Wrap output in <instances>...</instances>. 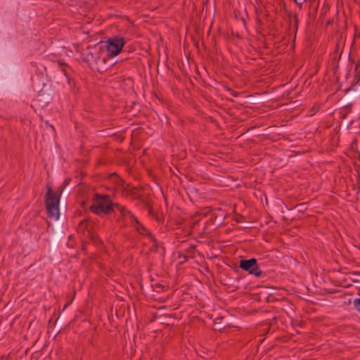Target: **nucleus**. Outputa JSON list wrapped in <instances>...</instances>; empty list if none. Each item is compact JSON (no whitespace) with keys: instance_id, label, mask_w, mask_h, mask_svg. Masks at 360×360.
<instances>
[{"instance_id":"nucleus-16","label":"nucleus","mask_w":360,"mask_h":360,"mask_svg":"<svg viewBox=\"0 0 360 360\" xmlns=\"http://www.w3.org/2000/svg\"><path fill=\"white\" fill-rule=\"evenodd\" d=\"M257 23H259V24H261V20H260V19H259V18H257Z\"/></svg>"},{"instance_id":"nucleus-14","label":"nucleus","mask_w":360,"mask_h":360,"mask_svg":"<svg viewBox=\"0 0 360 360\" xmlns=\"http://www.w3.org/2000/svg\"><path fill=\"white\" fill-rule=\"evenodd\" d=\"M70 179H65L63 182V186H65L69 184Z\"/></svg>"},{"instance_id":"nucleus-7","label":"nucleus","mask_w":360,"mask_h":360,"mask_svg":"<svg viewBox=\"0 0 360 360\" xmlns=\"http://www.w3.org/2000/svg\"><path fill=\"white\" fill-rule=\"evenodd\" d=\"M130 219V224L133 226L134 224H139V220L138 219L136 218V217L132 214L131 212H130V214H127V217L126 219Z\"/></svg>"},{"instance_id":"nucleus-5","label":"nucleus","mask_w":360,"mask_h":360,"mask_svg":"<svg viewBox=\"0 0 360 360\" xmlns=\"http://www.w3.org/2000/svg\"><path fill=\"white\" fill-rule=\"evenodd\" d=\"M115 210L120 212L121 217L123 219H126L127 217V214H130V211L129 210L119 203H114L113 212Z\"/></svg>"},{"instance_id":"nucleus-19","label":"nucleus","mask_w":360,"mask_h":360,"mask_svg":"<svg viewBox=\"0 0 360 360\" xmlns=\"http://www.w3.org/2000/svg\"><path fill=\"white\" fill-rule=\"evenodd\" d=\"M349 90H350V89H349V88H348V89H347L345 90V92H348Z\"/></svg>"},{"instance_id":"nucleus-15","label":"nucleus","mask_w":360,"mask_h":360,"mask_svg":"<svg viewBox=\"0 0 360 360\" xmlns=\"http://www.w3.org/2000/svg\"><path fill=\"white\" fill-rule=\"evenodd\" d=\"M359 67H360V64H358V63H357V64H356V65H355L356 71H357V70H358Z\"/></svg>"},{"instance_id":"nucleus-2","label":"nucleus","mask_w":360,"mask_h":360,"mask_svg":"<svg viewBox=\"0 0 360 360\" xmlns=\"http://www.w3.org/2000/svg\"><path fill=\"white\" fill-rule=\"evenodd\" d=\"M46 193L45 195V206L47 215L53 219H58L60 216L59 202L62 191L54 192L50 185H46Z\"/></svg>"},{"instance_id":"nucleus-10","label":"nucleus","mask_w":360,"mask_h":360,"mask_svg":"<svg viewBox=\"0 0 360 360\" xmlns=\"http://www.w3.org/2000/svg\"><path fill=\"white\" fill-rule=\"evenodd\" d=\"M297 6H298L300 8H302V4L307 1V0H293Z\"/></svg>"},{"instance_id":"nucleus-1","label":"nucleus","mask_w":360,"mask_h":360,"mask_svg":"<svg viewBox=\"0 0 360 360\" xmlns=\"http://www.w3.org/2000/svg\"><path fill=\"white\" fill-rule=\"evenodd\" d=\"M114 203L110 196L105 194L95 193L93 197V203L89 210L98 216H104L113 212Z\"/></svg>"},{"instance_id":"nucleus-4","label":"nucleus","mask_w":360,"mask_h":360,"mask_svg":"<svg viewBox=\"0 0 360 360\" xmlns=\"http://www.w3.org/2000/svg\"><path fill=\"white\" fill-rule=\"evenodd\" d=\"M239 267L257 277H259L262 274V271L259 269L255 258L241 259L239 263Z\"/></svg>"},{"instance_id":"nucleus-12","label":"nucleus","mask_w":360,"mask_h":360,"mask_svg":"<svg viewBox=\"0 0 360 360\" xmlns=\"http://www.w3.org/2000/svg\"><path fill=\"white\" fill-rule=\"evenodd\" d=\"M196 247L195 245H191L189 247L187 251H189L190 252H193L194 250H195Z\"/></svg>"},{"instance_id":"nucleus-9","label":"nucleus","mask_w":360,"mask_h":360,"mask_svg":"<svg viewBox=\"0 0 360 360\" xmlns=\"http://www.w3.org/2000/svg\"><path fill=\"white\" fill-rule=\"evenodd\" d=\"M355 309L360 313V299H355L354 301Z\"/></svg>"},{"instance_id":"nucleus-18","label":"nucleus","mask_w":360,"mask_h":360,"mask_svg":"<svg viewBox=\"0 0 360 360\" xmlns=\"http://www.w3.org/2000/svg\"><path fill=\"white\" fill-rule=\"evenodd\" d=\"M4 358H5V356L4 355H2L0 356V360H3V359H4Z\"/></svg>"},{"instance_id":"nucleus-3","label":"nucleus","mask_w":360,"mask_h":360,"mask_svg":"<svg viewBox=\"0 0 360 360\" xmlns=\"http://www.w3.org/2000/svg\"><path fill=\"white\" fill-rule=\"evenodd\" d=\"M107 51L108 56L110 57H114L117 56L122 51L125 41L123 37H112L110 38L107 41Z\"/></svg>"},{"instance_id":"nucleus-17","label":"nucleus","mask_w":360,"mask_h":360,"mask_svg":"<svg viewBox=\"0 0 360 360\" xmlns=\"http://www.w3.org/2000/svg\"><path fill=\"white\" fill-rule=\"evenodd\" d=\"M69 305V303H66L64 306L63 310Z\"/></svg>"},{"instance_id":"nucleus-13","label":"nucleus","mask_w":360,"mask_h":360,"mask_svg":"<svg viewBox=\"0 0 360 360\" xmlns=\"http://www.w3.org/2000/svg\"><path fill=\"white\" fill-rule=\"evenodd\" d=\"M294 20H295V26L297 27V23H298V18H297V15L295 14L293 17Z\"/></svg>"},{"instance_id":"nucleus-6","label":"nucleus","mask_w":360,"mask_h":360,"mask_svg":"<svg viewBox=\"0 0 360 360\" xmlns=\"http://www.w3.org/2000/svg\"><path fill=\"white\" fill-rule=\"evenodd\" d=\"M133 226L136 229V231L139 233H141L142 235H149L150 236L153 237L150 232L139 221V224H136Z\"/></svg>"},{"instance_id":"nucleus-8","label":"nucleus","mask_w":360,"mask_h":360,"mask_svg":"<svg viewBox=\"0 0 360 360\" xmlns=\"http://www.w3.org/2000/svg\"><path fill=\"white\" fill-rule=\"evenodd\" d=\"M58 64L64 75L68 77L67 69L69 68L68 65L66 63L60 61L58 63Z\"/></svg>"},{"instance_id":"nucleus-11","label":"nucleus","mask_w":360,"mask_h":360,"mask_svg":"<svg viewBox=\"0 0 360 360\" xmlns=\"http://www.w3.org/2000/svg\"><path fill=\"white\" fill-rule=\"evenodd\" d=\"M87 221L86 220H82L80 223H79V227L82 228V227H86V224H87Z\"/></svg>"}]
</instances>
